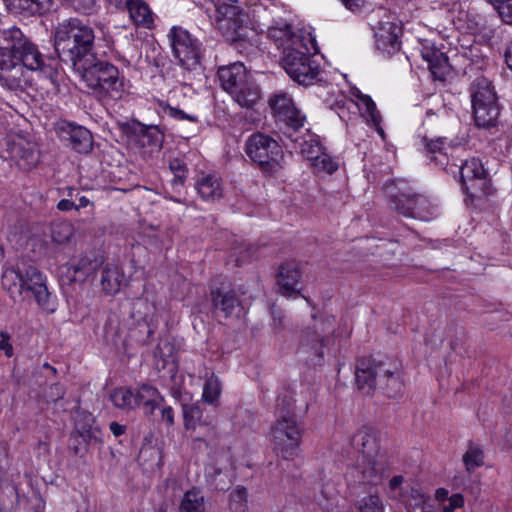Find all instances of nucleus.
I'll return each instance as SVG.
<instances>
[{
	"label": "nucleus",
	"mask_w": 512,
	"mask_h": 512,
	"mask_svg": "<svg viewBox=\"0 0 512 512\" xmlns=\"http://www.w3.org/2000/svg\"><path fill=\"white\" fill-rule=\"evenodd\" d=\"M196 189L205 201H216L223 197L222 179L216 174H202L196 181Z\"/></svg>",
	"instance_id": "cd10ccee"
},
{
	"label": "nucleus",
	"mask_w": 512,
	"mask_h": 512,
	"mask_svg": "<svg viewBox=\"0 0 512 512\" xmlns=\"http://www.w3.org/2000/svg\"><path fill=\"white\" fill-rule=\"evenodd\" d=\"M184 427L190 432V437L194 442H204L208 445V441L216 436L215 426L211 421L202 419V411L197 406H184Z\"/></svg>",
	"instance_id": "a211bd4d"
},
{
	"label": "nucleus",
	"mask_w": 512,
	"mask_h": 512,
	"mask_svg": "<svg viewBox=\"0 0 512 512\" xmlns=\"http://www.w3.org/2000/svg\"><path fill=\"white\" fill-rule=\"evenodd\" d=\"M0 47V85L14 92H23L31 86L30 71L46 73L43 56L17 27L2 32Z\"/></svg>",
	"instance_id": "f257e3e1"
},
{
	"label": "nucleus",
	"mask_w": 512,
	"mask_h": 512,
	"mask_svg": "<svg viewBox=\"0 0 512 512\" xmlns=\"http://www.w3.org/2000/svg\"><path fill=\"white\" fill-rule=\"evenodd\" d=\"M269 105L276 118L285 125L283 134L291 141H298L293 138L305 122V116L295 107L291 97L284 92L276 93L269 99Z\"/></svg>",
	"instance_id": "dca6fc26"
},
{
	"label": "nucleus",
	"mask_w": 512,
	"mask_h": 512,
	"mask_svg": "<svg viewBox=\"0 0 512 512\" xmlns=\"http://www.w3.org/2000/svg\"><path fill=\"white\" fill-rule=\"evenodd\" d=\"M221 389L222 385L219 378L212 374L204 384L203 399L208 403H214L220 396Z\"/></svg>",
	"instance_id": "c03bdc74"
},
{
	"label": "nucleus",
	"mask_w": 512,
	"mask_h": 512,
	"mask_svg": "<svg viewBox=\"0 0 512 512\" xmlns=\"http://www.w3.org/2000/svg\"><path fill=\"white\" fill-rule=\"evenodd\" d=\"M384 190L397 213L423 221L433 217L429 201L424 196L416 194L407 182L391 181L385 185Z\"/></svg>",
	"instance_id": "6e6552de"
},
{
	"label": "nucleus",
	"mask_w": 512,
	"mask_h": 512,
	"mask_svg": "<svg viewBox=\"0 0 512 512\" xmlns=\"http://www.w3.org/2000/svg\"><path fill=\"white\" fill-rule=\"evenodd\" d=\"M423 59L428 63V68L437 80H445L450 71L448 57L434 45H425L421 50Z\"/></svg>",
	"instance_id": "393cba45"
},
{
	"label": "nucleus",
	"mask_w": 512,
	"mask_h": 512,
	"mask_svg": "<svg viewBox=\"0 0 512 512\" xmlns=\"http://www.w3.org/2000/svg\"><path fill=\"white\" fill-rule=\"evenodd\" d=\"M125 284L126 278L120 266L116 264H107L103 268L101 272L100 285L105 294L115 295Z\"/></svg>",
	"instance_id": "bb28decb"
},
{
	"label": "nucleus",
	"mask_w": 512,
	"mask_h": 512,
	"mask_svg": "<svg viewBox=\"0 0 512 512\" xmlns=\"http://www.w3.org/2000/svg\"><path fill=\"white\" fill-rule=\"evenodd\" d=\"M133 33L127 29H122L108 40L107 46L115 52L119 60L125 61V55H132L133 52Z\"/></svg>",
	"instance_id": "f704fd0d"
},
{
	"label": "nucleus",
	"mask_w": 512,
	"mask_h": 512,
	"mask_svg": "<svg viewBox=\"0 0 512 512\" xmlns=\"http://www.w3.org/2000/svg\"><path fill=\"white\" fill-rule=\"evenodd\" d=\"M1 285L13 299H33L47 314L57 310V297L49 291L47 277L33 265L23 261L7 263L3 267Z\"/></svg>",
	"instance_id": "f03ea898"
},
{
	"label": "nucleus",
	"mask_w": 512,
	"mask_h": 512,
	"mask_svg": "<svg viewBox=\"0 0 512 512\" xmlns=\"http://www.w3.org/2000/svg\"><path fill=\"white\" fill-rule=\"evenodd\" d=\"M400 34L401 27L396 23L390 21L380 22L375 31L376 48L386 55H393L400 50Z\"/></svg>",
	"instance_id": "aec40b11"
},
{
	"label": "nucleus",
	"mask_w": 512,
	"mask_h": 512,
	"mask_svg": "<svg viewBox=\"0 0 512 512\" xmlns=\"http://www.w3.org/2000/svg\"><path fill=\"white\" fill-rule=\"evenodd\" d=\"M303 430L293 416L280 415L271 427L274 450L285 460H293L301 444Z\"/></svg>",
	"instance_id": "ddd939ff"
},
{
	"label": "nucleus",
	"mask_w": 512,
	"mask_h": 512,
	"mask_svg": "<svg viewBox=\"0 0 512 512\" xmlns=\"http://www.w3.org/2000/svg\"><path fill=\"white\" fill-rule=\"evenodd\" d=\"M360 512H384V506L377 495L364 497L359 503Z\"/></svg>",
	"instance_id": "603ef678"
},
{
	"label": "nucleus",
	"mask_w": 512,
	"mask_h": 512,
	"mask_svg": "<svg viewBox=\"0 0 512 512\" xmlns=\"http://www.w3.org/2000/svg\"><path fill=\"white\" fill-rule=\"evenodd\" d=\"M302 272L299 264L289 261L281 264L277 273V284L282 295L295 297L300 293Z\"/></svg>",
	"instance_id": "412c9836"
},
{
	"label": "nucleus",
	"mask_w": 512,
	"mask_h": 512,
	"mask_svg": "<svg viewBox=\"0 0 512 512\" xmlns=\"http://www.w3.org/2000/svg\"><path fill=\"white\" fill-rule=\"evenodd\" d=\"M110 400L120 409L131 410L136 407L135 393L128 388H116L110 394Z\"/></svg>",
	"instance_id": "a19ab883"
},
{
	"label": "nucleus",
	"mask_w": 512,
	"mask_h": 512,
	"mask_svg": "<svg viewBox=\"0 0 512 512\" xmlns=\"http://www.w3.org/2000/svg\"><path fill=\"white\" fill-rule=\"evenodd\" d=\"M316 51L312 36H305L304 40H296L295 47L286 49L282 55V65L287 74L301 85L313 84L319 76V65L311 59Z\"/></svg>",
	"instance_id": "0eeeda50"
},
{
	"label": "nucleus",
	"mask_w": 512,
	"mask_h": 512,
	"mask_svg": "<svg viewBox=\"0 0 512 512\" xmlns=\"http://www.w3.org/2000/svg\"><path fill=\"white\" fill-rule=\"evenodd\" d=\"M0 350H2L7 357H11L13 355V346L10 342V335L5 332H0Z\"/></svg>",
	"instance_id": "13d9d810"
},
{
	"label": "nucleus",
	"mask_w": 512,
	"mask_h": 512,
	"mask_svg": "<svg viewBox=\"0 0 512 512\" xmlns=\"http://www.w3.org/2000/svg\"><path fill=\"white\" fill-rule=\"evenodd\" d=\"M353 447L361 454L357 464L348 473L354 482L378 485L387 476L389 465L381 449V434L372 426H362L351 439Z\"/></svg>",
	"instance_id": "7ed1b4c3"
},
{
	"label": "nucleus",
	"mask_w": 512,
	"mask_h": 512,
	"mask_svg": "<svg viewBox=\"0 0 512 512\" xmlns=\"http://www.w3.org/2000/svg\"><path fill=\"white\" fill-rule=\"evenodd\" d=\"M248 492L245 487L238 486L230 493L231 506L236 512L246 511Z\"/></svg>",
	"instance_id": "de8ad7c7"
},
{
	"label": "nucleus",
	"mask_w": 512,
	"mask_h": 512,
	"mask_svg": "<svg viewBox=\"0 0 512 512\" xmlns=\"http://www.w3.org/2000/svg\"><path fill=\"white\" fill-rule=\"evenodd\" d=\"M295 134L296 133H293V138H297L298 141L292 142L299 147L301 154L306 157L307 160L312 162L324 151L316 135L307 132L301 137H295Z\"/></svg>",
	"instance_id": "4c0bfd02"
},
{
	"label": "nucleus",
	"mask_w": 512,
	"mask_h": 512,
	"mask_svg": "<svg viewBox=\"0 0 512 512\" xmlns=\"http://www.w3.org/2000/svg\"><path fill=\"white\" fill-rule=\"evenodd\" d=\"M254 252H255V247L248 246L244 250L240 251V254H239L238 258L236 259V261L244 262V261L250 259L253 256Z\"/></svg>",
	"instance_id": "69168bd1"
},
{
	"label": "nucleus",
	"mask_w": 512,
	"mask_h": 512,
	"mask_svg": "<svg viewBox=\"0 0 512 512\" xmlns=\"http://www.w3.org/2000/svg\"><path fill=\"white\" fill-rule=\"evenodd\" d=\"M168 36L171 41L173 55L180 65L189 71L196 69L200 63V42L181 27H173Z\"/></svg>",
	"instance_id": "2eb2a0df"
},
{
	"label": "nucleus",
	"mask_w": 512,
	"mask_h": 512,
	"mask_svg": "<svg viewBox=\"0 0 512 512\" xmlns=\"http://www.w3.org/2000/svg\"><path fill=\"white\" fill-rule=\"evenodd\" d=\"M245 15L236 4L220 3L216 8V25L223 37L236 44V48L245 46L249 29L244 25Z\"/></svg>",
	"instance_id": "4468645a"
},
{
	"label": "nucleus",
	"mask_w": 512,
	"mask_h": 512,
	"mask_svg": "<svg viewBox=\"0 0 512 512\" xmlns=\"http://www.w3.org/2000/svg\"><path fill=\"white\" fill-rule=\"evenodd\" d=\"M165 112L170 117H172L174 119H177V120H188L190 122H196L197 121L196 116L187 114L183 110L175 108V107L167 106L165 108Z\"/></svg>",
	"instance_id": "864d4df0"
},
{
	"label": "nucleus",
	"mask_w": 512,
	"mask_h": 512,
	"mask_svg": "<svg viewBox=\"0 0 512 512\" xmlns=\"http://www.w3.org/2000/svg\"><path fill=\"white\" fill-rule=\"evenodd\" d=\"M76 10L89 14L95 6L96 0H69Z\"/></svg>",
	"instance_id": "4d7b16f0"
},
{
	"label": "nucleus",
	"mask_w": 512,
	"mask_h": 512,
	"mask_svg": "<svg viewBox=\"0 0 512 512\" xmlns=\"http://www.w3.org/2000/svg\"><path fill=\"white\" fill-rule=\"evenodd\" d=\"M77 201L75 210L79 211L80 209L90 208L89 213L93 214L94 203L89 198L86 196H77Z\"/></svg>",
	"instance_id": "052dcab7"
},
{
	"label": "nucleus",
	"mask_w": 512,
	"mask_h": 512,
	"mask_svg": "<svg viewBox=\"0 0 512 512\" xmlns=\"http://www.w3.org/2000/svg\"><path fill=\"white\" fill-rule=\"evenodd\" d=\"M355 381L357 388L368 395L380 387L388 396H394L402 387L396 364L379 362L372 358H361L357 361Z\"/></svg>",
	"instance_id": "423d86ee"
},
{
	"label": "nucleus",
	"mask_w": 512,
	"mask_h": 512,
	"mask_svg": "<svg viewBox=\"0 0 512 512\" xmlns=\"http://www.w3.org/2000/svg\"><path fill=\"white\" fill-rule=\"evenodd\" d=\"M50 1L51 0H4L10 11L26 15L44 13L49 9Z\"/></svg>",
	"instance_id": "72a5a7b5"
},
{
	"label": "nucleus",
	"mask_w": 512,
	"mask_h": 512,
	"mask_svg": "<svg viewBox=\"0 0 512 512\" xmlns=\"http://www.w3.org/2000/svg\"><path fill=\"white\" fill-rule=\"evenodd\" d=\"M274 11L275 9L269 10L263 5H255L252 13L258 29L261 32L266 30L268 38L275 43L278 49L282 50V54L286 49L295 47L296 40H304L305 36H311L302 32H293L288 23L275 19Z\"/></svg>",
	"instance_id": "9b49d317"
},
{
	"label": "nucleus",
	"mask_w": 512,
	"mask_h": 512,
	"mask_svg": "<svg viewBox=\"0 0 512 512\" xmlns=\"http://www.w3.org/2000/svg\"><path fill=\"white\" fill-rule=\"evenodd\" d=\"M94 42L92 27L78 18L64 20L55 28V51L60 60L70 64L74 71L95 57Z\"/></svg>",
	"instance_id": "20e7f679"
},
{
	"label": "nucleus",
	"mask_w": 512,
	"mask_h": 512,
	"mask_svg": "<svg viewBox=\"0 0 512 512\" xmlns=\"http://www.w3.org/2000/svg\"><path fill=\"white\" fill-rule=\"evenodd\" d=\"M65 390L60 384H53L46 392L47 401L56 402L64 397Z\"/></svg>",
	"instance_id": "6e6d98bb"
},
{
	"label": "nucleus",
	"mask_w": 512,
	"mask_h": 512,
	"mask_svg": "<svg viewBox=\"0 0 512 512\" xmlns=\"http://www.w3.org/2000/svg\"><path fill=\"white\" fill-rule=\"evenodd\" d=\"M497 10L502 21L512 25V0H487Z\"/></svg>",
	"instance_id": "09e8293b"
},
{
	"label": "nucleus",
	"mask_w": 512,
	"mask_h": 512,
	"mask_svg": "<svg viewBox=\"0 0 512 512\" xmlns=\"http://www.w3.org/2000/svg\"><path fill=\"white\" fill-rule=\"evenodd\" d=\"M336 329V319L332 315H313V322L306 327L300 336V347L308 353L322 358L324 348L334 344V339L339 337Z\"/></svg>",
	"instance_id": "9d476101"
},
{
	"label": "nucleus",
	"mask_w": 512,
	"mask_h": 512,
	"mask_svg": "<svg viewBox=\"0 0 512 512\" xmlns=\"http://www.w3.org/2000/svg\"><path fill=\"white\" fill-rule=\"evenodd\" d=\"M76 265L77 269L80 271L79 278H84L86 280L89 276L95 273L100 265V262L96 258L84 256L79 259Z\"/></svg>",
	"instance_id": "49530a36"
},
{
	"label": "nucleus",
	"mask_w": 512,
	"mask_h": 512,
	"mask_svg": "<svg viewBox=\"0 0 512 512\" xmlns=\"http://www.w3.org/2000/svg\"><path fill=\"white\" fill-rule=\"evenodd\" d=\"M65 269V275L69 282H84V278H79L80 271L77 269V265H66L64 266Z\"/></svg>",
	"instance_id": "bf43d9fd"
},
{
	"label": "nucleus",
	"mask_w": 512,
	"mask_h": 512,
	"mask_svg": "<svg viewBox=\"0 0 512 512\" xmlns=\"http://www.w3.org/2000/svg\"><path fill=\"white\" fill-rule=\"evenodd\" d=\"M164 141V135L158 127H149L140 136L143 146H149L153 150H160Z\"/></svg>",
	"instance_id": "37998d69"
},
{
	"label": "nucleus",
	"mask_w": 512,
	"mask_h": 512,
	"mask_svg": "<svg viewBox=\"0 0 512 512\" xmlns=\"http://www.w3.org/2000/svg\"><path fill=\"white\" fill-rule=\"evenodd\" d=\"M169 168L174 174L173 184H183L187 177V167L183 160L175 158L169 162Z\"/></svg>",
	"instance_id": "3c124183"
},
{
	"label": "nucleus",
	"mask_w": 512,
	"mask_h": 512,
	"mask_svg": "<svg viewBox=\"0 0 512 512\" xmlns=\"http://www.w3.org/2000/svg\"><path fill=\"white\" fill-rule=\"evenodd\" d=\"M131 318L137 323H145L149 328L156 323V307L146 298H137L132 302ZM151 329H149V332Z\"/></svg>",
	"instance_id": "7c9ffc66"
},
{
	"label": "nucleus",
	"mask_w": 512,
	"mask_h": 512,
	"mask_svg": "<svg viewBox=\"0 0 512 512\" xmlns=\"http://www.w3.org/2000/svg\"><path fill=\"white\" fill-rule=\"evenodd\" d=\"M505 60L509 69L512 70V41L509 43L506 52H505Z\"/></svg>",
	"instance_id": "774afa93"
},
{
	"label": "nucleus",
	"mask_w": 512,
	"mask_h": 512,
	"mask_svg": "<svg viewBox=\"0 0 512 512\" xmlns=\"http://www.w3.org/2000/svg\"><path fill=\"white\" fill-rule=\"evenodd\" d=\"M84 421L85 424L81 426L77 420V429L72 433V437L77 435L78 437H81L84 442L88 443L92 437H94V431L92 427L94 422L93 416L90 413H84Z\"/></svg>",
	"instance_id": "a18cd8bd"
},
{
	"label": "nucleus",
	"mask_w": 512,
	"mask_h": 512,
	"mask_svg": "<svg viewBox=\"0 0 512 512\" xmlns=\"http://www.w3.org/2000/svg\"><path fill=\"white\" fill-rule=\"evenodd\" d=\"M109 427L113 435L116 437L124 434L126 430V427L124 425H121L117 422H111Z\"/></svg>",
	"instance_id": "338daca9"
},
{
	"label": "nucleus",
	"mask_w": 512,
	"mask_h": 512,
	"mask_svg": "<svg viewBox=\"0 0 512 512\" xmlns=\"http://www.w3.org/2000/svg\"><path fill=\"white\" fill-rule=\"evenodd\" d=\"M463 191L471 197L488 194L489 181L483 164L479 159L466 160L459 168Z\"/></svg>",
	"instance_id": "f3484780"
},
{
	"label": "nucleus",
	"mask_w": 512,
	"mask_h": 512,
	"mask_svg": "<svg viewBox=\"0 0 512 512\" xmlns=\"http://www.w3.org/2000/svg\"><path fill=\"white\" fill-rule=\"evenodd\" d=\"M218 77L223 89L232 95L251 75L248 74L242 63L235 62L228 66L220 67L218 69Z\"/></svg>",
	"instance_id": "b1692460"
},
{
	"label": "nucleus",
	"mask_w": 512,
	"mask_h": 512,
	"mask_svg": "<svg viewBox=\"0 0 512 512\" xmlns=\"http://www.w3.org/2000/svg\"><path fill=\"white\" fill-rule=\"evenodd\" d=\"M211 301L214 309L220 311L226 318L238 315L241 311L240 300L232 290H213L211 292Z\"/></svg>",
	"instance_id": "a878e982"
},
{
	"label": "nucleus",
	"mask_w": 512,
	"mask_h": 512,
	"mask_svg": "<svg viewBox=\"0 0 512 512\" xmlns=\"http://www.w3.org/2000/svg\"><path fill=\"white\" fill-rule=\"evenodd\" d=\"M231 97L241 107L251 108L260 100L261 91L251 76L232 93Z\"/></svg>",
	"instance_id": "c756f323"
},
{
	"label": "nucleus",
	"mask_w": 512,
	"mask_h": 512,
	"mask_svg": "<svg viewBox=\"0 0 512 512\" xmlns=\"http://www.w3.org/2000/svg\"><path fill=\"white\" fill-rule=\"evenodd\" d=\"M205 511V498L203 493L193 488L188 490L179 505V512H204Z\"/></svg>",
	"instance_id": "ea45409f"
},
{
	"label": "nucleus",
	"mask_w": 512,
	"mask_h": 512,
	"mask_svg": "<svg viewBox=\"0 0 512 512\" xmlns=\"http://www.w3.org/2000/svg\"><path fill=\"white\" fill-rule=\"evenodd\" d=\"M469 91L476 125L483 128L493 126L499 116V107L491 82L483 76L477 77Z\"/></svg>",
	"instance_id": "1a4fd4ad"
},
{
	"label": "nucleus",
	"mask_w": 512,
	"mask_h": 512,
	"mask_svg": "<svg viewBox=\"0 0 512 512\" xmlns=\"http://www.w3.org/2000/svg\"><path fill=\"white\" fill-rule=\"evenodd\" d=\"M462 459L468 473L484 465V453L477 445H469Z\"/></svg>",
	"instance_id": "79ce46f5"
},
{
	"label": "nucleus",
	"mask_w": 512,
	"mask_h": 512,
	"mask_svg": "<svg viewBox=\"0 0 512 512\" xmlns=\"http://www.w3.org/2000/svg\"><path fill=\"white\" fill-rule=\"evenodd\" d=\"M421 142L424 145L427 155L437 165L446 168L449 164V156L447 153L448 147L445 146L443 138L429 140L426 136L421 137Z\"/></svg>",
	"instance_id": "e433bc0d"
},
{
	"label": "nucleus",
	"mask_w": 512,
	"mask_h": 512,
	"mask_svg": "<svg viewBox=\"0 0 512 512\" xmlns=\"http://www.w3.org/2000/svg\"><path fill=\"white\" fill-rule=\"evenodd\" d=\"M448 500L449 504L443 506V512H454L455 509L461 508L464 505V498L459 493L453 494Z\"/></svg>",
	"instance_id": "5fc2aeb1"
},
{
	"label": "nucleus",
	"mask_w": 512,
	"mask_h": 512,
	"mask_svg": "<svg viewBox=\"0 0 512 512\" xmlns=\"http://www.w3.org/2000/svg\"><path fill=\"white\" fill-rule=\"evenodd\" d=\"M92 93L103 101H117L127 93L125 78L113 64L94 57L77 71Z\"/></svg>",
	"instance_id": "39448f33"
},
{
	"label": "nucleus",
	"mask_w": 512,
	"mask_h": 512,
	"mask_svg": "<svg viewBox=\"0 0 512 512\" xmlns=\"http://www.w3.org/2000/svg\"><path fill=\"white\" fill-rule=\"evenodd\" d=\"M75 234V227L69 221L54 222L51 225L50 237L56 245H66L71 242Z\"/></svg>",
	"instance_id": "58836bf2"
},
{
	"label": "nucleus",
	"mask_w": 512,
	"mask_h": 512,
	"mask_svg": "<svg viewBox=\"0 0 512 512\" xmlns=\"http://www.w3.org/2000/svg\"><path fill=\"white\" fill-rule=\"evenodd\" d=\"M162 420L168 425L172 426L174 424V412L173 409L168 406L164 407L161 411Z\"/></svg>",
	"instance_id": "e2e57ef3"
},
{
	"label": "nucleus",
	"mask_w": 512,
	"mask_h": 512,
	"mask_svg": "<svg viewBox=\"0 0 512 512\" xmlns=\"http://www.w3.org/2000/svg\"><path fill=\"white\" fill-rule=\"evenodd\" d=\"M76 203L71 199H62L57 204V209L63 212L71 211L75 209Z\"/></svg>",
	"instance_id": "0e129e2a"
},
{
	"label": "nucleus",
	"mask_w": 512,
	"mask_h": 512,
	"mask_svg": "<svg viewBox=\"0 0 512 512\" xmlns=\"http://www.w3.org/2000/svg\"><path fill=\"white\" fill-rule=\"evenodd\" d=\"M348 10H360L366 4L367 0H339Z\"/></svg>",
	"instance_id": "680f3d73"
},
{
	"label": "nucleus",
	"mask_w": 512,
	"mask_h": 512,
	"mask_svg": "<svg viewBox=\"0 0 512 512\" xmlns=\"http://www.w3.org/2000/svg\"><path fill=\"white\" fill-rule=\"evenodd\" d=\"M312 165L328 174H332L338 169V163L325 151H323L317 159H314Z\"/></svg>",
	"instance_id": "8fccbe9b"
},
{
	"label": "nucleus",
	"mask_w": 512,
	"mask_h": 512,
	"mask_svg": "<svg viewBox=\"0 0 512 512\" xmlns=\"http://www.w3.org/2000/svg\"><path fill=\"white\" fill-rule=\"evenodd\" d=\"M308 403L306 401L299 402L295 399V393L289 389H284L277 397L276 413L278 417L286 414L297 418L298 415L306 413Z\"/></svg>",
	"instance_id": "c85d7f7f"
},
{
	"label": "nucleus",
	"mask_w": 512,
	"mask_h": 512,
	"mask_svg": "<svg viewBox=\"0 0 512 512\" xmlns=\"http://www.w3.org/2000/svg\"><path fill=\"white\" fill-rule=\"evenodd\" d=\"M247 155L258 164L260 169L269 174H277L281 168L283 151L278 142L268 135L256 133L246 142Z\"/></svg>",
	"instance_id": "f8f14e48"
},
{
	"label": "nucleus",
	"mask_w": 512,
	"mask_h": 512,
	"mask_svg": "<svg viewBox=\"0 0 512 512\" xmlns=\"http://www.w3.org/2000/svg\"><path fill=\"white\" fill-rule=\"evenodd\" d=\"M127 10L130 19L137 27L152 28L154 14L144 0H131Z\"/></svg>",
	"instance_id": "2f4dec72"
},
{
	"label": "nucleus",
	"mask_w": 512,
	"mask_h": 512,
	"mask_svg": "<svg viewBox=\"0 0 512 512\" xmlns=\"http://www.w3.org/2000/svg\"><path fill=\"white\" fill-rule=\"evenodd\" d=\"M68 140L71 147L78 153L87 154L93 146L90 131L82 126L69 125Z\"/></svg>",
	"instance_id": "473e14b6"
},
{
	"label": "nucleus",
	"mask_w": 512,
	"mask_h": 512,
	"mask_svg": "<svg viewBox=\"0 0 512 512\" xmlns=\"http://www.w3.org/2000/svg\"><path fill=\"white\" fill-rule=\"evenodd\" d=\"M351 96L355 98L353 102L361 113V116L365 118L368 124L373 126L381 138H385V133L381 127L382 117L380 112L377 110L375 102L369 95L363 94L358 88H352Z\"/></svg>",
	"instance_id": "5701e85b"
},
{
	"label": "nucleus",
	"mask_w": 512,
	"mask_h": 512,
	"mask_svg": "<svg viewBox=\"0 0 512 512\" xmlns=\"http://www.w3.org/2000/svg\"><path fill=\"white\" fill-rule=\"evenodd\" d=\"M11 158L16 165L25 171L34 168L39 161V150L36 143L19 138L10 147Z\"/></svg>",
	"instance_id": "4be33fe9"
},
{
	"label": "nucleus",
	"mask_w": 512,
	"mask_h": 512,
	"mask_svg": "<svg viewBox=\"0 0 512 512\" xmlns=\"http://www.w3.org/2000/svg\"><path fill=\"white\" fill-rule=\"evenodd\" d=\"M136 407L143 405L144 413L150 415L154 409L163 401L158 390L148 384L141 385L135 393Z\"/></svg>",
	"instance_id": "c9c22d12"
},
{
	"label": "nucleus",
	"mask_w": 512,
	"mask_h": 512,
	"mask_svg": "<svg viewBox=\"0 0 512 512\" xmlns=\"http://www.w3.org/2000/svg\"><path fill=\"white\" fill-rule=\"evenodd\" d=\"M184 427L190 432V437L194 442H204L208 445V441L216 436L215 426L211 421L202 419V411L197 406H184Z\"/></svg>",
	"instance_id": "6ab92c4d"
}]
</instances>
